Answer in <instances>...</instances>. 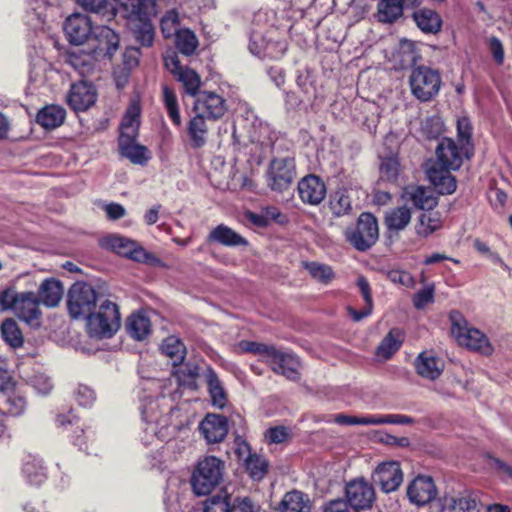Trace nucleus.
Masks as SVG:
<instances>
[{
  "instance_id": "6e6d98bb",
  "label": "nucleus",
  "mask_w": 512,
  "mask_h": 512,
  "mask_svg": "<svg viewBox=\"0 0 512 512\" xmlns=\"http://www.w3.org/2000/svg\"><path fill=\"white\" fill-rule=\"evenodd\" d=\"M420 131L428 139L437 138L442 133V122L439 117H427L421 121Z\"/></svg>"
},
{
  "instance_id": "774afa93",
  "label": "nucleus",
  "mask_w": 512,
  "mask_h": 512,
  "mask_svg": "<svg viewBox=\"0 0 512 512\" xmlns=\"http://www.w3.org/2000/svg\"><path fill=\"white\" fill-rule=\"evenodd\" d=\"M489 51L498 65H502L504 62V47L502 42L495 36H491L488 39Z\"/></svg>"
},
{
  "instance_id": "39448f33",
  "label": "nucleus",
  "mask_w": 512,
  "mask_h": 512,
  "mask_svg": "<svg viewBox=\"0 0 512 512\" xmlns=\"http://www.w3.org/2000/svg\"><path fill=\"white\" fill-rule=\"evenodd\" d=\"M102 300L94 288L83 282H76L68 292V310L72 318L87 317Z\"/></svg>"
},
{
  "instance_id": "c85d7f7f",
  "label": "nucleus",
  "mask_w": 512,
  "mask_h": 512,
  "mask_svg": "<svg viewBox=\"0 0 512 512\" xmlns=\"http://www.w3.org/2000/svg\"><path fill=\"white\" fill-rule=\"evenodd\" d=\"M412 219V213L407 206L389 209L384 216V224L389 232L398 233L406 229Z\"/></svg>"
},
{
  "instance_id": "c9c22d12",
  "label": "nucleus",
  "mask_w": 512,
  "mask_h": 512,
  "mask_svg": "<svg viewBox=\"0 0 512 512\" xmlns=\"http://www.w3.org/2000/svg\"><path fill=\"white\" fill-rule=\"evenodd\" d=\"M126 329L133 339L141 341L150 334L151 323L149 318L143 313H133L127 320Z\"/></svg>"
},
{
  "instance_id": "13d9d810",
  "label": "nucleus",
  "mask_w": 512,
  "mask_h": 512,
  "mask_svg": "<svg viewBox=\"0 0 512 512\" xmlns=\"http://www.w3.org/2000/svg\"><path fill=\"white\" fill-rule=\"evenodd\" d=\"M239 347L244 352H250L255 355H258L263 362L266 363L268 359V355L272 350L273 346H269L266 344L253 342V341H241Z\"/></svg>"
},
{
  "instance_id": "58836bf2",
  "label": "nucleus",
  "mask_w": 512,
  "mask_h": 512,
  "mask_svg": "<svg viewBox=\"0 0 512 512\" xmlns=\"http://www.w3.org/2000/svg\"><path fill=\"white\" fill-rule=\"evenodd\" d=\"M86 11L99 15L103 20L110 21L116 16V9L110 0H77Z\"/></svg>"
},
{
  "instance_id": "c756f323",
  "label": "nucleus",
  "mask_w": 512,
  "mask_h": 512,
  "mask_svg": "<svg viewBox=\"0 0 512 512\" xmlns=\"http://www.w3.org/2000/svg\"><path fill=\"white\" fill-rule=\"evenodd\" d=\"M64 290L60 281L46 279L39 287L38 298L47 307H55L62 299Z\"/></svg>"
},
{
  "instance_id": "5fc2aeb1",
  "label": "nucleus",
  "mask_w": 512,
  "mask_h": 512,
  "mask_svg": "<svg viewBox=\"0 0 512 512\" xmlns=\"http://www.w3.org/2000/svg\"><path fill=\"white\" fill-rule=\"evenodd\" d=\"M180 19L176 10L167 11L161 18V32L165 38H171L179 31Z\"/></svg>"
},
{
  "instance_id": "69168bd1",
  "label": "nucleus",
  "mask_w": 512,
  "mask_h": 512,
  "mask_svg": "<svg viewBox=\"0 0 512 512\" xmlns=\"http://www.w3.org/2000/svg\"><path fill=\"white\" fill-rule=\"evenodd\" d=\"M434 300V289L427 287L417 292L413 297V304L417 309H423Z\"/></svg>"
},
{
  "instance_id": "6e6552de",
  "label": "nucleus",
  "mask_w": 512,
  "mask_h": 512,
  "mask_svg": "<svg viewBox=\"0 0 512 512\" xmlns=\"http://www.w3.org/2000/svg\"><path fill=\"white\" fill-rule=\"evenodd\" d=\"M345 492L347 505L349 504L356 511L371 508L375 501L374 487L364 478H357L347 483Z\"/></svg>"
},
{
  "instance_id": "4be33fe9",
  "label": "nucleus",
  "mask_w": 512,
  "mask_h": 512,
  "mask_svg": "<svg viewBox=\"0 0 512 512\" xmlns=\"http://www.w3.org/2000/svg\"><path fill=\"white\" fill-rule=\"evenodd\" d=\"M98 60L100 59L89 47L87 49L80 48L71 50L66 55V63L81 76L92 73Z\"/></svg>"
},
{
  "instance_id": "f03ea898",
  "label": "nucleus",
  "mask_w": 512,
  "mask_h": 512,
  "mask_svg": "<svg viewBox=\"0 0 512 512\" xmlns=\"http://www.w3.org/2000/svg\"><path fill=\"white\" fill-rule=\"evenodd\" d=\"M86 320L89 335L99 339L112 337L121 323L118 306L108 299H102L98 310L92 311Z\"/></svg>"
},
{
  "instance_id": "1a4fd4ad",
  "label": "nucleus",
  "mask_w": 512,
  "mask_h": 512,
  "mask_svg": "<svg viewBox=\"0 0 512 512\" xmlns=\"http://www.w3.org/2000/svg\"><path fill=\"white\" fill-rule=\"evenodd\" d=\"M165 67L170 71L174 78L183 86L184 92L190 96H196L201 86L199 74L187 67L182 66L177 55L172 54L164 59Z\"/></svg>"
},
{
  "instance_id": "7ed1b4c3",
  "label": "nucleus",
  "mask_w": 512,
  "mask_h": 512,
  "mask_svg": "<svg viewBox=\"0 0 512 512\" xmlns=\"http://www.w3.org/2000/svg\"><path fill=\"white\" fill-rule=\"evenodd\" d=\"M224 462L215 456H207L200 460L191 476L193 492L208 495L218 486L223 477Z\"/></svg>"
},
{
  "instance_id": "0e129e2a",
  "label": "nucleus",
  "mask_w": 512,
  "mask_h": 512,
  "mask_svg": "<svg viewBox=\"0 0 512 512\" xmlns=\"http://www.w3.org/2000/svg\"><path fill=\"white\" fill-rule=\"evenodd\" d=\"M290 436L289 429L284 426L269 428L265 437L270 443L280 444L285 442Z\"/></svg>"
},
{
  "instance_id": "09e8293b",
  "label": "nucleus",
  "mask_w": 512,
  "mask_h": 512,
  "mask_svg": "<svg viewBox=\"0 0 512 512\" xmlns=\"http://www.w3.org/2000/svg\"><path fill=\"white\" fill-rule=\"evenodd\" d=\"M176 40V48L180 53L190 56L192 55L198 47V39L194 32L189 29H182L177 31L176 35H174Z\"/></svg>"
},
{
  "instance_id": "423d86ee",
  "label": "nucleus",
  "mask_w": 512,
  "mask_h": 512,
  "mask_svg": "<svg viewBox=\"0 0 512 512\" xmlns=\"http://www.w3.org/2000/svg\"><path fill=\"white\" fill-rule=\"evenodd\" d=\"M118 34L106 25H98L94 27L91 37L88 41V47L99 58L111 59L119 48Z\"/></svg>"
},
{
  "instance_id": "a211bd4d",
  "label": "nucleus",
  "mask_w": 512,
  "mask_h": 512,
  "mask_svg": "<svg viewBox=\"0 0 512 512\" xmlns=\"http://www.w3.org/2000/svg\"><path fill=\"white\" fill-rule=\"evenodd\" d=\"M298 194L303 203L309 205L320 204L326 196V185L317 175L305 176L298 182Z\"/></svg>"
},
{
  "instance_id": "a19ab883",
  "label": "nucleus",
  "mask_w": 512,
  "mask_h": 512,
  "mask_svg": "<svg viewBox=\"0 0 512 512\" xmlns=\"http://www.w3.org/2000/svg\"><path fill=\"white\" fill-rule=\"evenodd\" d=\"M403 14L400 0H380L377 5V17L382 23H393Z\"/></svg>"
},
{
  "instance_id": "b1692460",
  "label": "nucleus",
  "mask_w": 512,
  "mask_h": 512,
  "mask_svg": "<svg viewBox=\"0 0 512 512\" xmlns=\"http://www.w3.org/2000/svg\"><path fill=\"white\" fill-rule=\"evenodd\" d=\"M417 373L426 379H437L444 370V362L436 357L431 351H424L415 360Z\"/></svg>"
},
{
  "instance_id": "9b49d317",
  "label": "nucleus",
  "mask_w": 512,
  "mask_h": 512,
  "mask_svg": "<svg viewBox=\"0 0 512 512\" xmlns=\"http://www.w3.org/2000/svg\"><path fill=\"white\" fill-rule=\"evenodd\" d=\"M452 334L461 346L478 351L483 355H491L493 348L488 338L478 329L461 326L453 322Z\"/></svg>"
},
{
  "instance_id": "a878e982",
  "label": "nucleus",
  "mask_w": 512,
  "mask_h": 512,
  "mask_svg": "<svg viewBox=\"0 0 512 512\" xmlns=\"http://www.w3.org/2000/svg\"><path fill=\"white\" fill-rule=\"evenodd\" d=\"M207 241L228 247L248 245V241L244 237L224 224H220L212 229L207 237Z\"/></svg>"
},
{
  "instance_id": "bb28decb",
  "label": "nucleus",
  "mask_w": 512,
  "mask_h": 512,
  "mask_svg": "<svg viewBox=\"0 0 512 512\" xmlns=\"http://www.w3.org/2000/svg\"><path fill=\"white\" fill-rule=\"evenodd\" d=\"M403 197L421 210H432L437 205V198L430 189L422 186H408L404 189Z\"/></svg>"
},
{
  "instance_id": "393cba45",
  "label": "nucleus",
  "mask_w": 512,
  "mask_h": 512,
  "mask_svg": "<svg viewBox=\"0 0 512 512\" xmlns=\"http://www.w3.org/2000/svg\"><path fill=\"white\" fill-rule=\"evenodd\" d=\"M152 8V0H124L119 13L128 24L149 17Z\"/></svg>"
},
{
  "instance_id": "9d476101",
  "label": "nucleus",
  "mask_w": 512,
  "mask_h": 512,
  "mask_svg": "<svg viewBox=\"0 0 512 512\" xmlns=\"http://www.w3.org/2000/svg\"><path fill=\"white\" fill-rule=\"evenodd\" d=\"M266 364L271 367L274 373L283 375L288 380H300L299 368L301 364L296 355L292 353L283 352L273 346Z\"/></svg>"
},
{
  "instance_id": "680f3d73",
  "label": "nucleus",
  "mask_w": 512,
  "mask_h": 512,
  "mask_svg": "<svg viewBox=\"0 0 512 512\" xmlns=\"http://www.w3.org/2000/svg\"><path fill=\"white\" fill-rule=\"evenodd\" d=\"M20 292L14 287H8L0 291V309L2 311L12 310L14 312Z\"/></svg>"
},
{
  "instance_id": "e2e57ef3",
  "label": "nucleus",
  "mask_w": 512,
  "mask_h": 512,
  "mask_svg": "<svg viewBox=\"0 0 512 512\" xmlns=\"http://www.w3.org/2000/svg\"><path fill=\"white\" fill-rule=\"evenodd\" d=\"M399 172V163L394 158L384 159L380 165V177L386 181L396 180Z\"/></svg>"
},
{
  "instance_id": "ea45409f",
  "label": "nucleus",
  "mask_w": 512,
  "mask_h": 512,
  "mask_svg": "<svg viewBox=\"0 0 512 512\" xmlns=\"http://www.w3.org/2000/svg\"><path fill=\"white\" fill-rule=\"evenodd\" d=\"M417 26L424 32L436 33L441 28L440 16L431 9H420L413 14Z\"/></svg>"
},
{
  "instance_id": "de8ad7c7",
  "label": "nucleus",
  "mask_w": 512,
  "mask_h": 512,
  "mask_svg": "<svg viewBox=\"0 0 512 512\" xmlns=\"http://www.w3.org/2000/svg\"><path fill=\"white\" fill-rule=\"evenodd\" d=\"M245 468L249 476L254 480H261L265 477L268 471V461L257 454H249L244 459Z\"/></svg>"
},
{
  "instance_id": "f257e3e1",
  "label": "nucleus",
  "mask_w": 512,
  "mask_h": 512,
  "mask_svg": "<svg viewBox=\"0 0 512 512\" xmlns=\"http://www.w3.org/2000/svg\"><path fill=\"white\" fill-rule=\"evenodd\" d=\"M344 237L356 251L366 252L379 240V224L370 212L361 213L355 224L344 230Z\"/></svg>"
},
{
  "instance_id": "dca6fc26",
  "label": "nucleus",
  "mask_w": 512,
  "mask_h": 512,
  "mask_svg": "<svg viewBox=\"0 0 512 512\" xmlns=\"http://www.w3.org/2000/svg\"><path fill=\"white\" fill-rule=\"evenodd\" d=\"M39 304L40 300L34 292H20L14 314L31 326H39L41 319Z\"/></svg>"
},
{
  "instance_id": "412c9836",
  "label": "nucleus",
  "mask_w": 512,
  "mask_h": 512,
  "mask_svg": "<svg viewBox=\"0 0 512 512\" xmlns=\"http://www.w3.org/2000/svg\"><path fill=\"white\" fill-rule=\"evenodd\" d=\"M199 430L208 443H219L228 433V422L225 416L208 414L201 421Z\"/></svg>"
},
{
  "instance_id": "ddd939ff",
  "label": "nucleus",
  "mask_w": 512,
  "mask_h": 512,
  "mask_svg": "<svg viewBox=\"0 0 512 512\" xmlns=\"http://www.w3.org/2000/svg\"><path fill=\"white\" fill-rule=\"evenodd\" d=\"M406 493L412 504L425 506L436 498L438 491L431 476L418 475L408 484Z\"/></svg>"
},
{
  "instance_id": "20e7f679",
  "label": "nucleus",
  "mask_w": 512,
  "mask_h": 512,
  "mask_svg": "<svg viewBox=\"0 0 512 512\" xmlns=\"http://www.w3.org/2000/svg\"><path fill=\"white\" fill-rule=\"evenodd\" d=\"M409 84L413 96L427 102L438 95L442 80L437 70L421 65L412 69Z\"/></svg>"
},
{
  "instance_id": "79ce46f5",
  "label": "nucleus",
  "mask_w": 512,
  "mask_h": 512,
  "mask_svg": "<svg viewBox=\"0 0 512 512\" xmlns=\"http://www.w3.org/2000/svg\"><path fill=\"white\" fill-rule=\"evenodd\" d=\"M204 116L196 113V115L189 121L188 135L191 140V145L194 148H200L206 143V135L208 128Z\"/></svg>"
},
{
  "instance_id": "f3484780",
  "label": "nucleus",
  "mask_w": 512,
  "mask_h": 512,
  "mask_svg": "<svg viewBox=\"0 0 512 512\" xmlns=\"http://www.w3.org/2000/svg\"><path fill=\"white\" fill-rule=\"evenodd\" d=\"M226 109L225 100L220 95L209 91L199 93L194 103L196 113L212 120L221 118Z\"/></svg>"
},
{
  "instance_id": "72a5a7b5",
  "label": "nucleus",
  "mask_w": 512,
  "mask_h": 512,
  "mask_svg": "<svg viewBox=\"0 0 512 512\" xmlns=\"http://www.w3.org/2000/svg\"><path fill=\"white\" fill-rule=\"evenodd\" d=\"M161 352L170 359L176 367L183 363L186 356V347L182 340L176 336H168L162 341Z\"/></svg>"
},
{
  "instance_id": "7c9ffc66",
  "label": "nucleus",
  "mask_w": 512,
  "mask_h": 512,
  "mask_svg": "<svg viewBox=\"0 0 512 512\" xmlns=\"http://www.w3.org/2000/svg\"><path fill=\"white\" fill-rule=\"evenodd\" d=\"M126 25L133 34L135 40L141 46H152L155 37V30L149 17L128 23Z\"/></svg>"
},
{
  "instance_id": "3c124183",
  "label": "nucleus",
  "mask_w": 512,
  "mask_h": 512,
  "mask_svg": "<svg viewBox=\"0 0 512 512\" xmlns=\"http://www.w3.org/2000/svg\"><path fill=\"white\" fill-rule=\"evenodd\" d=\"M304 268L317 281L328 284L334 279L332 268L318 262H304Z\"/></svg>"
},
{
  "instance_id": "bf43d9fd",
  "label": "nucleus",
  "mask_w": 512,
  "mask_h": 512,
  "mask_svg": "<svg viewBox=\"0 0 512 512\" xmlns=\"http://www.w3.org/2000/svg\"><path fill=\"white\" fill-rule=\"evenodd\" d=\"M25 407V399L21 395L13 393L6 398L4 410L11 416H18L22 414Z\"/></svg>"
},
{
  "instance_id": "2f4dec72",
  "label": "nucleus",
  "mask_w": 512,
  "mask_h": 512,
  "mask_svg": "<svg viewBox=\"0 0 512 512\" xmlns=\"http://www.w3.org/2000/svg\"><path fill=\"white\" fill-rule=\"evenodd\" d=\"M404 340V333L399 328L391 329L377 347L376 354L385 360L399 350Z\"/></svg>"
},
{
  "instance_id": "aec40b11",
  "label": "nucleus",
  "mask_w": 512,
  "mask_h": 512,
  "mask_svg": "<svg viewBox=\"0 0 512 512\" xmlns=\"http://www.w3.org/2000/svg\"><path fill=\"white\" fill-rule=\"evenodd\" d=\"M96 101V91L91 83L79 81L71 86L68 105L75 111H86Z\"/></svg>"
},
{
  "instance_id": "f8f14e48",
  "label": "nucleus",
  "mask_w": 512,
  "mask_h": 512,
  "mask_svg": "<svg viewBox=\"0 0 512 512\" xmlns=\"http://www.w3.org/2000/svg\"><path fill=\"white\" fill-rule=\"evenodd\" d=\"M372 480L384 493L396 491L403 482V472L397 461L379 464L373 474Z\"/></svg>"
},
{
  "instance_id": "0eeeda50",
  "label": "nucleus",
  "mask_w": 512,
  "mask_h": 512,
  "mask_svg": "<svg viewBox=\"0 0 512 512\" xmlns=\"http://www.w3.org/2000/svg\"><path fill=\"white\" fill-rule=\"evenodd\" d=\"M106 243L117 254L129 257L134 261L153 266L162 264L159 258L148 253L144 248L138 246L136 242L128 238L119 235H111L106 239Z\"/></svg>"
},
{
  "instance_id": "f704fd0d",
  "label": "nucleus",
  "mask_w": 512,
  "mask_h": 512,
  "mask_svg": "<svg viewBox=\"0 0 512 512\" xmlns=\"http://www.w3.org/2000/svg\"><path fill=\"white\" fill-rule=\"evenodd\" d=\"M140 106L138 103H132L121 123V133L119 138H137L139 131Z\"/></svg>"
},
{
  "instance_id": "8fccbe9b",
  "label": "nucleus",
  "mask_w": 512,
  "mask_h": 512,
  "mask_svg": "<svg viewBox=\"0 0 512 512\" xmlns=\"http://www.w3.org/2000/svg\"><path fill=\"white\" fill-rule=\"evenodd\" d=\"M162 93L163 102L170 119L176 126H180L181 116L175 92L173 91V89L165 85L162 87Z\"/></svg>"
},
{
  "instance_id": "4c0bfd02",
  "label": "nucleus",
  "mask_w": 512,
  "mask_h": 512,
  "mask_svg": "<svg viewBox=\"0 0 512 512\" xmlns=\"http://www.w3.org/2000/svg\"><path fill=\"white\" fill-rule=\"evenodd\" d=\"M65 119V110L57 105L46 106L41 109L36 121L45 129H54L59 127Z\"/></svg>"
},
{
  "instance_id": "5701e85b",
  "label": "nucleus",
  "mask_w": 512,
  "mask_h": 512,
  "mask_svg": "<svg viewBox=\"0 0 512 512\" xmlns=\"http://www.w3.org/2000/svg\"><path fill=\"white\" fill-rule=\"evenodd\" d=\"M450 170L451 169L440 168L436 163L428 166L426 170L429 181L442 195H450L454 193L457 188L456 179L450 174Z\"/></svg>"
},
{
  "instance_id": "864d4df0",
  "label": "nucleus",
  "mask_w": 512,
  "mask_h": 512,
  "mask_svg": "<svg viewBox=\"0 0 512 512\" xmlns=\"http://www.w3.org/2000/svg\"><path fill=\"white\" fill-rule=\"evenodd\" d=\"M230 494L221 492L204 501L203 512H229Z\"/></svg>"
},
{
  "instance_id": "e433bc0d",
  "label": "nucleus",
  "mask_w": 512,
  "mask_h": 512,
  "mask_svg": "<svg viewBox=\"0 0 512 512\" xmlns=\"http://www.w3.org/2000/svg\"><path fill=\"white\" fill-rule=\"evenodd\" d=\"M443 512H477V504L470 495L445 496L442 499Z\"/></svg>"
},
{
  "instance_id": "052dcab7",
  "label": "nucleus",
  "mask_w": 512,
  "mask_h": 512,
  "mask_svg": "<svg viewBox=\"0 0 512 512\" xmlns=\"http://www.w3.org/2000/svg\"><path fill=\"white\" fill-rule=\"evenodd\" d=\"M339 425H376L375 415L356 417L344 414H337L334 418Z\"/></svg>"
},
{
  "instance_id": "338daca9",
  "label": "nucleus",
  "mask_w": 512,
  "mask_h": 512,
  "mask_svg": "<svg viewBox=\"0 0 512 512\" xmlns=\"http://www.w3.org/2000/svg\"><path fill=\"white\" fill-rule=\"evenodd\" d=\"M140 50L135 47H130L125 50L123 53V68L124 70L130 72L133 68L138 66Z\"/></svg>"
},
{
  "instance_id": "c03bdc74",
  "label": "nucleus",
  "mask_w": 512,
  "mask_h": 512,
  "mask_svg": "<svg viewBox=\"0 0 512 512\" xmlns=\"http://www.w3.org/2000/svg\"><path fill=\"white\" fill-rule=\"evenodd\" d=\"M208 391L213 406L222 409L227 403L226 392L213 369H210L206 375Z\"/></svg>"
},
{
  "instance_id": "4468645a",
  "label": "nucleus",
  "mask_w": 512,
  "mask_h": 512,
  "mask_svg": "<svg viewBox=\"0 0 512 512\" xmlns=\"http://www.w3.org/2000/svg\"><path fill=\"white\" fill-rule=\"evenodd\" d=\"M269 186L276 191L287 189L295 177V164L290 158L274 159L269 166Z\"/></svg>"
},
{
  "instance_id": "6ab92c4d",
  "label": "nucleus",
  "mask_w": 512,
  "mask_h": 512,
  "mask_svg": "<svg viewBox=\"0 0 512 512\" xmlns=\"http://www.w3.org/2000/svg\"><path fill=\"white\" fill-rule=\"evenodd\" d=\"M463 155V148H460L453 139L443 138L436 148V164L440 168L457 170L462 165Z\"/></svg>"
},
{
  "instance_id": "2eb2a0df",
  "label": "nucleus",
  "mask_w": 512,
  "mask_h": 512,
  "mask_svg": "<svg viewBox=\"0 0 512 512\" xmlns=\"http://www.w3.org/2000/svg\"><path fill=\"white\" fill-rule=\"evenodd\" d=\"M94 30L91 19L84 14L74 13L64 23V31L70 43L82 45L89 41Z\"/></svg>"
},
{
  "instance_id": "49530a36",
  "label": "nucleus",
  "mask_w": 512,
  "mask_h": 512,
  "mask_svg": "<svg viewBox=\"0 0 512 512\" xmlns=\"http://www.w3.org/2000/svg\"><path fill=\"white\" fill-rule=\"evenodd\" d=\"M282 512H309V499L300 491L285 494L281 502Z\"/></svg>"
},
{
  "instance_id": "473e14b6",
  "label": "nucleus",
  "mask_w": 512,
  "mask_h": 512,
  "mask_svg": "<svg viewBox=\"0 0 512 512\" xmlns=\"http://www.w3.org/2000/svg\"><path fill=\"white\" fill-rule=\"evenodd\" d=\"M442 227L439 212L429 211L419 215L415 223V232L420 237H428Z\"/></svg>"
},
{
  "instance_id": "cd10ccee",
  "label": "nucleus",
  "mask_w": 512,
  "mask_h": 512,
  "mask_svg": "<svg viewBox=\"0 0 512 512\" xmlns=\"http://www.w3.org/2000/svg\"><path fill=\"white\" fill-rule=\"evenodd\" d=\"M137 138H119V150L123 157L133 164L145 165L150 159L148 149L136 143Z\"/></svg>"
},
{
  "instance_id": "603ef678",
  "label": "nucleus",
  "mask_w": 512,
  "mask_h": 512,
  "mask_svg": "<svg viewBox=\"0 0 512 512\" xmlns=\"http://www.w3.org/2000/svg\"><path fill=\"white\" fill-rule=\"evenodd\" d=\"M23 473L33 485H41L46 480L45 468L42 466L41 462L36 459L25 462L23 465Z\"/></svg>"
},
{
  "instance_id": "4d7b16f0",
  "label": "nucleus",
  "mask_w": 512,
  "mask_h": 512,
  "mask_svg": "<svg viewBox=\"0 0 512 512\" xmlns=\"http://www.w3.org/2000/svg\"><path fill=\"white\" fill-rule=\"evenodd\" d=\"M229 512H257L258 507L254 501L247 496L233 497L230 495Z\"/></svg>"
},
{
  "instance_id": "a18cd8bd",
  "label": "nucleus",
  "mask_w": 512,
  "mask_h": 512,
  "mask_svg": "<svg viewBox=\"0 0 512 512\" xmlns=\"http://www.w3.org/2000/svg\"><path fill=\"white\" fill-rule=\"evenodd\" d=\"M329 208L336 217L349 214L352 211L351 197L346 189H338L331 194Z\"/></svg>"
},
{
  "instance_id": "37998d69",
  "label": "nucleus",
  "mask_w": 512,
  "mask_h": 512,
  "mask_svg": "<svg viewBox=\"0 0 512 512\" xmlns=\"http://www.w3.org/2000/svg\"><path fill=\"white\" fill-rule=\"evenodd\" d=\"M3 340L12 348H20L24 344V337L17 322L12 318L5 319L0 327Z\"/></svg>"
}]
</instances>
